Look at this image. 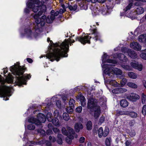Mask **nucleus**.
<instances>
[{"label":"nucleus","mask_w":146,"mask_h":146,"mask_svg":"<svg viewBox=\"0 0 146 146\" xmlns=\"http://www.w3.org/2000/svg\"><path fill=\"white\" fill-rule=\"evenodd\" d=\"M48 42L50 41L52 45H53L55 47L54 51L47 55V57L50 59L52 62L55 60L58 61L61 57H67L68 56L67 53L69 50V42L65 40L62 43H56L54 44L52 41L50 40V38H48Z\"/></svg>","instance_id":"obj_1"},{"label":"nucleus","mask_w":146,"mask_h":146,"mask_svg":"<svg viewBox=\"0 0 146 146\" xmlns=\"http://www.w3.org/2000/svg\"><path fill=\"white\" fill-rule=\"evenodd\" d=\"M46 18V16L44 15L41 18L38 17L37 18L34 19L35 20V23L33 24L32 30L29 27H26L25 29V35L28 38L36 37L37 34L42 31V27L45 25Z\"/></svg>","instance_id":"obj_2"},{"label":"nucleus","mask_w":146,"mask_h":146,"mask_svg":"<svg viewBox=\"0 0 146 146\" xmlns=\"http://www.w3.org/2000/svg\"><path fill=\"white\" fill-rule=\"evenodd\" d=\"M10 69L13 74L16 76V80L19 86L22 84H26V82L27 81V80L29 79L31 77L30 74H26V75L20 76L23 75L26 69V68L19 65H15L11 66Z\"/></svg>","instance_id":"obj_3"},{"label":"nucleus","mask_w":146,"mask_h":146,"mask_svg":"<svg viewBox=\"0 0 146 146\" xmlns=\"http://www.w3.org/2000/svg\"><path fill=\"white\" fill-rule=\"evenodd\" d=\"M107 62L111 64H104L102 66L103 68H105V69L104 70V74H103L104 79H105V76H106L107 77L112 78L114 77V74L116 75L117 77L122 78L123 76L121 75V70L117 68H113L114 66L113 64L116 63V61L108 59L107 60Z\"/></svg>","instance_id":"obj_4"},{"label":"nucleus","mask_w":146,"mask_h":146,"mask_svg":"<svg viewBox=\"0 0 146 146\" xmlns=\"http://www.w3.org/2000/svg\"><path fill=\"white\" fill-rule=\"evenodd\" d=\"M46 120V116L41 113H38L37 115V118L31 117L28 119L29 122L34 123L36 125H40L42 123H44Z\"/></svg>","instance_id":"obj_5"},{"label":"nucleus","mask_w":146,"mask_h":146,"mask_svg":"<svg viewBox=\"0 0 146 146\" xmlns=\"http://www.w3.org/2000/svg\"><path fill=\"white\" fill-rule=\"evenodd\" d=\"M46 10V7L44 5L42 6L35 5L33 7V11L35 13L39 11L38 13L35 14L33 16L34 19L37 18L38 17L41 16L43 13H45Z\"/></svg>","instance_id":"obj_6"},{"label":"nucleus","mask_w":146,"mask_h":146,"mask_svg":"<svg viewBox=\"0 0 146 146\" xmlns=\"http://www.w3.org/2000/svg\"><path fill=\"white\" fill-rule=\"evenodd\" d=\"M97 100L93 98H90L88 100L87 103L88 109L90 110L91 112H92L96 109L98 107H99L98 105Z\"/></svg>","instance_id":"obj_7"},{"label":"nucleus","mask_w":146,"mask_h":146,"mask_svg":"<svg viewBox=\"0 0 146 146\" xmlns=\"http://www.w3.org/2000/svg\"><path fill=\"white\" fill-rule=\"evenodd\" d=\"M9 87L6 86L0 87V96L4 98L3 100H8L9 99L7 98V96L9 97L8 94L9 92Z\"/></svg>","instance_id":"obj_8"},{"label":"nucleus","mask_w":146,"mask_h":146,"mask_svg":"<svg viewBox=\"0 0 146 146\" xmlns=\"http://www.w3.org/2000/svg\"><path fill=\"white\" fill-rule=\"evenodd\" d=\"M91 37L89 36H85L84 37H77L76 38V41H78L83 44H85L86 43L90 44V39Z\"/></svg>","instance_id":"obj_9"},{"label":"nucleus","mask_w":146,"mask_h":146,"mask_svg":"<svg viewBox=\"0 0 146 146\" xmlns=\"http://www.w3.org/2000/svg\"><path fill=\"white\" fill-rule=\"evenodd\" d=\"M131 48L137 50L139 51L141 50V46L137 42H133L130 44Z\"/></svg>","instance_id":"obj_10"},{"label":"nucleus","mask_w":146,"mask_h":146,"mask_svg":"<svg viewBox=\"0 0 146 146\" xmlns=\"http://www.w3.org/2000/svg\"><path fill=\"white\" fill-rule=\"evenodd\" d=\"M90 30L92 31V34H94V37L93 38H94L96 41L99 40L100 38V35L99 33L97 31L96 29L94 28H91Z\"/></svg>","instance_id":"obj_11"},{"label":"nucleus","mask_w":146,"mask_h":146,"mask_svg":"<svg viewBox=\"0 0 146 146\" xmlns=\"http://www.w3.org/2000/svg\"><path fill=\"white\" fill-rule=\"evenodd\" d=\"M55 13L54 11V10H52L51 12V15L50 17H48L46 19V22L48 23H52V21L55 19V17H54V15Z\"/></svg>","instance_id":"obj_12"},{"label":"nucleus","mask_w":146,"mask_h":146,"mask_svg":"<svg viewBox=\"0 0 146 146\" xmlns=\"http://www.w3.org/2000/svg\"><path fill=\"white\" fill-rule=\"evenodd\" d=\"M129 99L133 101H135L139 99L140 97L139 95L134 93H131L130 96L128 97Z\"/></svg>","instance_id":"obj_13"},{"label":"nucleus","mask_w":146,"mask_h":146,"mask_svg":"<svg viewBox=\"0 0 146 146\" xmlns=\"http://www.w3.org/2000/svg\"><path fill=\"white\" fill-rule=\"evenodd\" d=\"M130 65L134 68L138 69L139 70L141 71L142 69V65L141 64H139L138 63L131 62Z\"/></svg>","instance_id":"obj_14"},{"label":"nucleus","mask_w":146,"mask_h":146,"mask_svg":"<svg viewBox=\"0 0 146 146\" xmlns=\"http://www.w3.org/2000/svg\"><path fill=\"white\" fill-rule=\"evenodd\" d=\"M83 128V126L80 122H78L75 123L74 126L75 131L77 133L80 132V130L82 129Z\"/></svg>","instance_id":"obj_15"},{"label":"nucleus","mask_w":146,"mask_h":146,"mask_svg":"<svg viewBox=\"0 0 146 146\" xmlns=\"http://www.w3.org/2000/svg\"><path fill=\"white\" fill-rule=\"evenodd\" d=\"M67 130L68 132V135L67 136L72 135L76 138L77 137L78 135L75 134V131L73 129L70 127H68L67 128Z\"/></svg>","instance_id":"obj_16"},{"label":"nucleus","mask_w":146,"mask_h":146,"mask_svg":"<svg viewBox=\"0 0 146 146\" xmlns=\"http://www.w3.org/2000/svg\"><path fill=\"white\" fill-rule=\"evenodd\" d=\"M78 99L80 101L81 105L84 107L86 105V100L84 96L82 95H80L78 96Z\"/></svg>","instance_id":"obj_17"},{"label":"nucleus","mask_w":146,"mask_h":146,"mask_svg":"<svg viewBox=\"0 0 146 146\" xmlns=\"http://www.w3.org/2000/svg\"><path fill=\"white\" fill-rule=\"evenodd\" d=\"M94 110V117L95 119H97L99 117L101 113L100 106L98 107V108L95 109Z\"/></svg>","instance_id":"obj_18"},{"label":"nucleus","mask_w":146,"mask_h":146,"mask_svg":"<svg viewBox=\"0 0 146 146\" xmlns=\"http://www.w3.org/2000/svg\"><path fill=\"white\" fill-rule=\"evenodd\" d=\"M127 53L129 56L132 58H135L137 57V54L135 52L131 49L128 50Z\"/></svg>","instance_id":"obj_19"},{"label":"nucleus","mask_w":146,"mask_h":146,"mask_svg":"<svg viewBox=\"0 0 146 146\" xmlns=\"http://www.w3.org/2000/svg\"><path fill=\"white\" fill-rule=\"evenodd\" d=\"M128 104V102L125 99L122 100L120 101V105L123 108L127 107Z\"/></svg>","instance_id":"obj_20"},{"label":"nucleus","mask_w":146,"mask_h":146,"mask_svg":"<svg viewBox=\"0 0 146 146\" xmlns=\"http://www.w3.org/2000/svg\"><path fill=\"white\" fill-rule=\"evenodd\" d=\"M74 138V137L72 135L68 136L65 138V140L67 143L69 144H71L72 140Z\"/></svg>","instance_id":"obj_21"},{"label":"nucleus","mask_w":146,"mask_h":146,"mask_svg":"<svg viewBox=\"0 0 146 146\" xmlns=\"http://www.w3.org/2000/svg\"><path fill=\"white\" fill-rule=\"evenodd\" d=\"M144 11V9L142 7H139L136 10V13L137 15H140L143 13Z\"/></svg>","instance_id":"obj_22"},{"label":"nucleus","mask_w":146,"mask_h":146,"mask_svg":"<svg viewBox=\"0 0 146 146\" xmlns=\"http://www.w3.org/2000/svg\"><path fill=\"white\" fill-rule=\"evenodd\" d=\"M86 126L87 130H91L92 128V121L90 120L88 121L86 124Z\"/></svg>","instance_id":"obj_23"},{"label":"nucleus","mask_w":146,"mask_h":146,"mask_svg":"<svg viewBox=\"0 0 146 146\" xmlns=\"http://www.w3.org/2000/svg\"><path fill=\"white\" fill-rule=\"evenodd\" d=\"M52 120L51 122H52V123L54 125L56 126L59 125V121L57 118H55L54 119L52 118Z\"/></svg>","instance_id":"obj_24"},{"label":"nucleus","mask_w":146,"mask_h":146,"mask_svg":"<svg viewBox=\"0 0 146 146\" xmlns=\"http://www.w3.org/2000/svg\"><path fill=\"white\" fill-rule=\"evenodd\" d=\"M127 85L128 86L133 88H136L137 87V84L131 82H127Z\"/></svg>","instance_id":"obj_25"},{"label":"nucleus","mask_w":146,"mask_h":146,"mask_svg":"<svg viewBox=\"0 0 146 146\" xmlns=\"http://www.w3.org/2000/svg\"><path fill=\"white\" fill-rule=\"evenodd\" d=\"M46 119H47V120L48 121L51 122V121H52V119L53 118L52 117V114L51 113L48 112L46 115Z\"/></svg>","instance_id":"obj_26"},{"label":"nucleus","mask_w":146,"mask_h":146,"mask_svg":"<svg viewBox=\"0 0 146 146\" xmlns=\"http://www.w3.org/2000/svg\"><path fill=\"white\" fill-rule=\"evenodd\" d=\"M128 75L130 78L133 79H136L137 77V75L133 72H129L128 73Z\"/></svg>","instance_id":"obj_27"},{"label":"nucleus","mask_w":146,"mask_h":146,"mask_svg":"<svg viewBox=\"0 0 146 146\" xmlns=\"http://www.w3.org/2000/svg\"><path fill=\"white\" fill-rule=\"evenodd\" d=\"M103 130L102 127H100L98 131V136L100 138H101L103 135Z\"/></svg>","instance_id":"obj_28"},{"label":"nucleus","mask_w":146,"mask_h":146,"mask_svg":"<svg viewBox=\"0 0 146 146\" xmlns=\"http://www.w3.org/2000/svg\"><path fill=\"white\" fill-rule=\"evenodd\" d=\"M119 59L123 62H126V59H123V58L125 57V55L123 54L119 53L117 55Z\"/></svg>","instance_id":"obj_29"},{"label":"nucleus","mask_w":146,"mask_h":146,"mask_svg":"<svg viewBox=\"0 0 146 146\" xmlns=\"http://www.w3.org/2000/svg\"><path fill=\"white\" fill-rule=\"evenodd\" d=\"M109 133V129L108 127H106L104 130L103 131V135L104 137H106Z\"/></svg>","instance_id":"obj_30"},{"label":"nucleus","mask_w":146,"mask_h":146,"mask_svg":"<svg viewBox=\"0 0 146 146\" xmlns=\"http://www.w3.org/2000/svg\"><path fill=\"white\" fill-rule=\"evenodd\" d=\"M64 119L66 121H68L70 119V117L68 114L66 113H64L62 115Z\"/></svg>","instance_id":"obj_31"},{"label":"nucleus","mask_w":146,"mask_h":146,"mask_svg":"<svg viewBox=\"0 0 146 146\" xmlns=\"http://www.w3.org/2000/svg\"><path fill=\"white\" fill-rule=\"evenodd\" d=\"M68 7L70 11H75L77 8V6L76 4H74L73 6L69 5Z\"/></svg>","instance_id":"obj_32"},{"label":"nucleus","mask_w":146,"mask_h":146,"mask_svg":"<svg viewBox=\"0 0 146 146\" xmlns=\"http://www.w3.org/2000/svg\"><path fill=\"white\" fill-rule=\"evenodd\" d=\"M111 138L110 137H107L105 140V144L106 146H111L110 141Z\"/></svg>","instance_id":"obj_33"},{"label":"nucleus","mask_w":146,"mask_h":146,"mask_svg":"<svg viewBox=\"0 0 146 146\" xmlns=\"http://www.w3.org/2000/svg\"><path fill=\"white\" fill-rule=\"evenodd\" d=\"M121 79L120 81V83L121 86H124L126 83L127 82V80L126 78H121Z\"/></svg>","instance_id":"obj_34"},{"label":"nucleus","mask_w":146,"mask_h":146,"mask_svg":"<svg viewBox=\"0 0 146 146\" xmlns=\"http://www.w3.org/2000/svg\"><path fill=\"white\" fill-rule=\"evenodd\" d=\"M73 107L69 106L66 108V110L68 113H71L73 112Z\"/></svg>","instance_id":"obj_35"},{"label":"nucleus","mask_w":146,"mask_h":146,"mask_svg":"<svg viewBox=\"0 0 146 146\" xmlns=\"http://www.w3.org/2000/svg\"><path fill=\"white\" fill-rule=\"evenodd\" d=\"M75 103V101L73 99H70V100L69 101V105L70 106L73 107V108H74V104Z\"/></svg>","instance_id":"obj_36"},{"label":"nucleus","mask_w":146,"mask_h":146,"mask_svg":"<svg viewBox=\"0 0 146 146\" xmlns=\"http://www.w3.org/2000/svg\"><path fill=\"white\" fill-rule=\"evenodd\" d=\"M107 55L106 54H104L103 56H102V61L103 63H104V62H106L108 63L107 62V60L108 59H107V60H106L107 58ZM108 63H109V62H108ZM110 63V64H111V63Z\"/></svg>","instance_id":"obj_37"},{"label":"nucleus","mask_w":146,"mask_h":146,"mask_svg":"<svg viewBox=\"0 0 146 146\" xmlns=\"http://www.w3.org/2000/svg\"><path fill=\"white\" fill-rule=\"evenodd\" d=\"M62 134L65 135L67 136L68 135V130H66L65 127H63L62 129Z\"/></svg>","instance_id":"obj_38"},{"label":"nucleus","mask_w":146,"mask_h":146,"mask_svg":"<svg viewBox=\"0 0 146 146\" xmlns=\"http://www.w3.org/2000/svg\"><path fill=\"white\" fill-rule=\"evenodd\" d=\"M133 5V3H130L125 8V9H124V10L125 12H126L128 10H129L131 8V7Z\"/></svg>","instance_id":"obj_39"},{"label":"nucleus","mask_w":146,"mask_h":146,"mask_svg":"<svg viewBox=\"0 0 146 146\" xmlns=\"http://www.w3.org/2000/svg\"><path fill=\"white\" fill-rule=\"evenodd\" d=\"M146 99V96L144 93H142L141 96L142 102L143 104L145 103Z\"/></svg>","instance_id":"obj_40"},{"label":"nucleus","mask_w":146,"mask_h":146,"mask_svg":"<svg viewBox=\"0 0 146 146\" xmlns=\"http://www.w3.org/2000/svg\"><path fill=\"white\" fill-rule=\"evenodd\" d=\"M129 115L131 117L133 118L136 117L137 115V113L133 111L130 112L129 113Z\"/></svg>","instance_id":"obj_41"},{"label":"nucleus","mask_w":146,"mask_h":146,"mask_svg":"<svg viewBox=\"0 0 146 146\" xmlns=\"http://www.w3.org/2000/svg\"><path fill=\"white\" fill-rule=\"evenodd\" d=\"M142 113L144 116L146 115V105H144L142 107Z\"/></svg>","instance_id":"obj_42"},{"label":"nucleus","mask_w":146,"mask_h":146,"mask_svg":"<svg viewBox=\"0 0 146 146\" xmlns=\"http://www.w3.org/2000/svg\"><path fill=\"white\" fill-rule=\"evenodd\" d=\"M27 128L29 130H32L35 129V126L33 124H31L28 125Z\"/></svg>","instance_id":"obj_43"},{"label":"nucleus","mask_w":146,"mask_h":146,"mask_svg":"<svg viewBox=\"0 0 146 146\" xmlns=\"http://www.w3.org/2000/svg\"><path fill=\"white\" fill-rule=\"evenodd\" d=\"M82 106H79L76 108L75 110L78 113H80L82 111Z\"/></svg>","instance_id":"obj_44"},{"label":"nucleus","mask_w":146,"mask_h":146,"mask_svg":"<svg viewBox=\"0 0 146 146\" xmlns=\"http://www.w3.org/2000/svg\"><path fill=\"white\" fill-rule=\"evenodd\" d=\"M119 93H123L127 91V90L125 88H118Z\"/></svg>","instance_id":"obj_45"},{"label":"nucleus","mask_w":146,"mask_h":146,"mask_svg":"<svg viewBox=\"0 0 146 146\" xmlns=\"http://www.w3.org/2000/svg\"><path fill=\"white\" fill-rule=\"evenodd\" d=\"M116 111L117 113H118L121 115H126L127 113L125 111L119 110H117Z\"/></svg>","instance_id":"obj_46"},{"label":"nucleus","mask_w":146,"mask_h":146,"mask_svg":"<svg viewBox=\"0 0 146 146\" xmlns=\"http://www.w3.org/2000/svg\"><path fill=\"white\" fill-rule=\"evenodd\" d=\"M111 84L113 83L112 85L114 86H117V82L115 80H111L110 81Z\"/></svg>","instance_id":"obj_47"},{"label":"nucleus","mask_w":146,"mask_h":146,"mask_svg":"<svg viewBox=\"0 0 146 146\" xmlns=\"http://www.w3.org/2000/svg\"><path fill=\"white\" fill-rule=\"evenodd\" d=\"M140 56L143 59L146 60V53H142L140 55Z\"/></svg>","instance_id":"obj_48"},{"label":"nucleus","mask_w":146,"mask_h":146,"mask_svg":"<svg viewBox=\"0 0 146 146\" xmlns=\"http://www.w3.org/2000/svg\"><path fill=\"white\" fill-rule=\"evenodd\" d=\"M105 120V118L103 116L100 117L99 120V122L101 124L102 123L104 122Z\"/></svg>","instance_id":"obj_49"},{"label":"nucleus","mask_w":146,"mask_h":146,"mask_svg":"<svg viewBox=\"0 0 146 146\" xmlns=\"http://www.w3.org/2000/svg\"><path fill=\"white\" fill-rule=\"evenodd\" d=\"M56 105L58 108H60L61 107V104L60 101L59 100H57L56 102Z\"/></svg>","instance_id":"obj_50"},{"label":"nucleus","mask_w":146,"mask_h":146,"mask_svg":"<svg viewBox=\"0 0 146 146\" xmlns=\"http://www.w3.org/2000/svg\"><path fill=\"white\" fill-rule=\"evenodd\" d=\"M112 92L113 93L115 94H118L119 93L118 88H116L115 89H113L112 90Z\"/></svg>","instance_id":"obj_51"},{"label":"nucleus","mask_w":146,"mask_h":146,"mask_svg":"<svg viewBox=\"0 0 146 146\" xmlns=\"http://www.w3.org/2000/svg\"><path fill=\"white\" fill-rule=\"evenodd\" d=\"M57 142L60 145H61L62 143V139L57 138L56 140Z\"/></svg>","instance_id":"obj_52"},{"label":"nucleus","mask_w":146,"mask_h":146,"mask_svg":"<svg viewBox=\"0 0 146 146\" xmlns=\"http://www.w3.org/2000/svg\"><path fill=\"white\" fill-rule=\"evenodd\" d=\"M85 140V138L83 137H80L79 142L80 143H83Z\"/></svg>","instance_id":"obj_53"},{"label":"nucleus","mask_w":146,"mask_h":146,"mask_svg":"<svg viewBox=\"0 0 146 146\" xmlns=\"http://www.w3.org/2000/svg\"><path fill=\"white\" fill-rule=\"evenodd\" d=\"M135 123V121L134 120H131L130 121L129 123V125L130 126H132L134 125Z\"/></svg>","instance_id":"obj_54"},{"label":"nucleus","mask_w":146,"mask_h":146,"mask_svg":"<svg viewBox=\"0 0 146 146\" xmlns=\"http://www.w3.org/2000/svg\"><path fill=\"white\" fill-rule=\"evenodd\" d=\"M27 6L29 8H31L33 7V4L32 3L29 2L27 3Z\"/></svg>","instance_id":"obj_55"},{"label":"nucleus","mask_w":146,"mask_h":146,"mask_svg":"<svg viewBox=\"0 0 146 146\" xmlns=\"http://www.w3.org/2000/svg\"><path fill=\"white\" fill-rule=\"evenodd\" d=\"M31 1L33 2L35 4L37 5L39 4L40 3V1L39 0H31Z\"/></svg>","instance_id":"obj_56"},{"label":"nucleus","mask_w":146,"mask_h":146,"mask_svg":"<svg viewBox=\"0 0 146 146\" xmlns=\"http://www.w3.org/2000/svg\"><path fill=\"white\" fill-rule=\"evenodd\" d=\"M135 133L134 130H131V132H130V135L131 137H133L135 135Z\"/></svg>","instance_id":"obj_57"},{"label":"nucleus","mask_w":146,"mask_h":146,"mask_svg":"<svg viewBox=\"0 0 146 146\" xmlns=\"http://www.w3.org/2000/svg\"><path fill=\"white\" fill-rule=\"evenodd\" d=\"M131 143L130 141L128 140H127L125 143V144L126 146H129L131 144Z\"/></svg>","instance_id":"obj_58"},{"label":"nucleus","mask_w":146,"mask_h":146,"mask_svg":"<svg viewBox=\"0 0 146 146\" xmlns=\"http://www.w3.org/2000/svg\"><path fill=\"white\" fill-rule=\"evenodd\" d=\"M52 133V130L50 129H48L46 131V133L48 135H50Z\"/></svg>","instance_id":"obj_59"},{"label":"nucleus","mask_w":146,"mask_h":146,"mask_svg":"<svg viewBox=\"0 0 146 146\" xmlns=\"http://www.w3.org/2000/svg\"><path fill=\"white\" fill-rule=\"evenodd\" d=\"M53 130L54 132L56 133L59 131V129L56 128H53Z\"/></svg>","instance_id":"obj_60"},{"label":"nucleus","mask_w":146,"mask_h":146,"mask_svg":"<svg viewBox=\"0 0 146 146\" xmlns=\"http://www.w3.org/2000/svg\"><path fill=\"white\" fill-rule=\"evenodd\" d=\"M27 60L29 63H31L33 62V60L31 58H27Z\"/></svg>","instance_id":"obj_61"},{"label":"nucleus","mask_w":146,"mask_h":146,"mask_svg":"<svg viewBox=\"0 0 146 146\" xmlns=\"http://www.w3.org/2000/svg\"><path fill=\"white\" fill-rule=\"evenodd\" d=\"M24 12L26 13H28L30 12V10L29 9L26 8L24 10Z\"/></svg>","instance_id":"obj_62"},{"label":"nucleus","mask_w":146,"mask_h":146,"mask_svg":"<svg viewBox=\"0 0 146 146\" xmlns=\"http://www.w3.org/2000/svg\"><path fill=\"white\" fill-rule=\"evenodd\" d=\"M48 127L49 129H51L53 128V126L51 123H49L48 125Z\"/></svg>","instance_id":"obj_63"},{"label":"nucleus","mask_w":146,"mask_h":146,"mask_svg":"<svg viewBox=\"0 0 146 146\" xmlns=\"http://www.w3.org/2000/svg\"><path fill=\"white\" fill-rule=\"evenodd\" d=\"M143 84L145 88L146 89V81L143 80L142 81Z\"/></svg>","instance_id":"obj_64"}]
</instances>
